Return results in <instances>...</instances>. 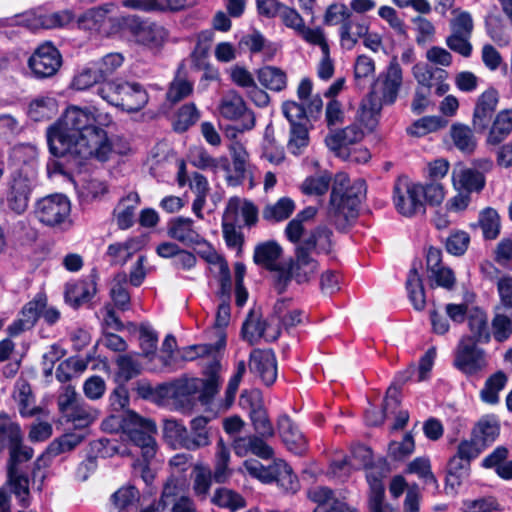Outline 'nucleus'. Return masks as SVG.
<instances>
[{
  "mask_svg": "<svg viewBox=\"0 0 512 512\" xmlns=\"http://www.w3.org/2000/svg\"><path fill=\"white\" fill-rule=\"evenodd\" d=\"M96 281L97 273L92 270L90 275L85 279L79 280L76 283L70 284L66 288V301L74 308L87 303L91 298L96 295Z\"/></svg>",
  "mask_w": 512,
  "mask_h": 512,
  "instance_id": "nucleus-25",
  "label": "nucleus"
},
{
  "mask_svg": "<svg viewBox=\"0 0 512 512\" xmlns=\"http://www.w3.org/2000/svg\"><path fill=\"white\" fill-rule=\"evenodd\" d=\"M273 482L286 492L295 493L299 490V481L297 476L292 473L291 467L283 461L277 462V469L274 473Z\"/></svg>",
  "mask_w": 512,
  "mask_h": 512,
  "instance_id": "nucleus-58",
  "label": "nucleus"
},
{
  "mask_svg": "<svg viewBox=\"0 0 512 512\" xmlns=\"http://www.w3.org/2000/svg\"><path fill=\"white\" fill-rule=\"evenodd\" d=\"M282 255V247L275 241H266L255 246L254 263L268 271H276L280 267L277 261Z\"/></svg>",
  "mask_w": 512,
  "mask_h": 512,
  "instance_id": "nucleus-34",
  "label": "nucleus"
},
{
  "mask_svg": "<svg viewBox=\"0 0 512 512\" xmlns=\"http://www.w3.org/2000/svg\"><path fill=\"white\" fill-rule=\"evenodd\" d=\"M208 423L209 418L203 416H198L191 420V430L188 431V451H196L210 445Z\"/></svg>",
  "mask_w": 512,
  "mask_h": 512,
  "instance_id": "nucleus-38",
  "label": "nucleus"
},
{
  "mask_svg": "<svg viewBox=\"0 0 512 512\" xmlns=\"http://www.w3.org/2000/svg\"><path fill=\"white\" fill-rule=\"evenodd\" d=\"M46 307V297L43 294H37L35 298L28 301L20 311L18 319L14 320L7 327L10 336H17L34 327L42 311Z\"/></svg>",
  "mask_w": 512,
  "mask_h": 512,
  "instance_id": "nucleus-18",
  "label": "nucleus"
},
{
  "mask_svg": "<svg viewBox=\"0 0 512 512\" xmlns=\"http://www.w3.org/2000/svg\"><path fill=\"white\" fill-rule=\"evenodd\" d=\"M14 398L18 404L20 415L30 418L37 415H45V410L35 405V397L27 380L16 381Z\"/></svg>",
  "mask_w": 512,
  "mask_h": 512,
  "instance_id": "nucleus-29",
  "label": "nucleus"
},
{
  "mask_svg": "<svg viewBox=\"0 0 512 512\" xmlns=\"http://www.w3.org/2000/svg\"><path fill=\"white\" fill-rule=\"evenodd\" d=\"M309 500L317 504L316 509H327L329 506H334V502H343L335 495V491L326 486L311 487L307 491Z\"/></svg>",
  "mask_w": 512,
  "mask_h": 512,
  "instance_id": "nucleus-62",
  "label": "nucleus"
},
{
  "mask_svg": "<svg viewBox=\"0 0 512 512\" xmlns=\"http://www.w3.org/2000/svg\"><path fill=\"white\" fill-rule=\"evenodd\" d=\"M9 449V459H32L34 450L23 443V435L17 423L11 420L7 414H0V454Z\"/></svg>",
  "mask_w": 512,
  "mask_h": 512,
  "instance_id": "nucleus-11",
  "label": "nucleus"
},
{
  "mask_svg": "<svg viewBox=\"0 0 512 512\" xmlns=\"http://www.w3.org/2000/svg\"><path fill=\"white\" fill-rule=\"evenodd\" d=\"M450 136L453 145L457 147L461 153L470 154L475 151L477 140L473 135V130L467 125L461 123L452 124Z\"/></svg>",
  "mask_w": 512,
  "mask_h": 512,
  "instance_id": "nucleus-43",
  "label": "nucleus"
},
{
  "mask_svg": "<svg viewBox=\"0 0 512 512\" xmlns=\"http://www.w3.org/2000/svg\"><path fill=\"white\" fill-rule=\"evenodd\" d=\"M413 75L418 87H425L432 90L436 79L446 78V73L441 69H433L423 64H416L413 67Z\"/></svg>",
  "mask_w": 512,
  "mask_h": 512,
  "instance_id": "nucleus-60",
  "label": "nucleus"
},
{
  "mask_svg": "<svg viewBox=\"0 0 512 512\" xmlns=\"http://www.w3.org/2000/svg\"><path fill=\"white\" fill-rule=\"evenodd\" d=\"M332 236L333 231L325 225H319L310 230L308 236L304 237L302 243L294 249L296 259L289 268L292 271L293 279L297 280L298 283H303L308 282L310 278L315 276L318 270V262L311 256V253L315 251L317 254H329L331 247H333Z\"/></svg>",
  "mask_w": 512,
  "mask_h": 512,
  "instance_id": "nucleus-5",
  "label": "nucleus"
},
{
  "mask_svg": "<svg viewBox=\"0 0 512 512\" xmlns=\"http://www.w3.org/2000/svg\"><path fill=\"white\" fill-rule=\"evenodd\" d=\"M309 143L307 122L293 123L290 125V138L288 148L293 154H300L301 148Z\"/></svg>",
  "mask_w": 512,
  "mask_h": 512,
  "instance_id": "nucleus-61",
  "label": "nucleus"
},
{
  "mask_svg": "<svg viewBox=\"0 0 512 512\" xmlns=\"http://www.w3.org/2000/svg\"><path fill=\"white\" fill-rule=\"evenodd\" d=\"M111 123L112 117L95 107L70 105L46 130L50 153L74 168L90 158L105 162L113 152L105 130Z\"/></svg>",
  "mask_w": 512,
  "mask_h": 512,
  "instance_id": "nucleus-1",
  "label": "nucleus"
},
{
  "mask_svg": "<svg viewBox=\"0 0 512 512\" xmlns=\"http://www.w3.org/2000/svg\"><path fill=\"white\" fill-rule=\"evenodd\" d=\"M363 136V130L354 123L330 132L326 136V145L330 150L337 152L338 155H344L346 146L361 141Z\"/></svg>",
  "mask_w": 512,
  "mask_h": 512,
  "instance_id": "nucleus-26",
  "label": "nucleus"
},
{
  "mask_svg": "<svg viewBox=\"0 0 512 512\" xmlns=\"http://www.w3.org/2000/svg\"><path fill=\"white\" fill-rule=\"evenodd\" d=\"M106 79L98 73L94 65L88 64L81 69L72 79V87L76 90H88L90 87L105 82Z\"/></svg>",
  "mask_w": 512,
  "mask_h": 512,
  "instance_id": "nucleus-54",
  "label": "nucleus"
},
{
  "mask_svg": "<svg viewBox=\"0 0 512 512\" xmlns=\"http://www.w3.org/2000/svg\"><path fill=\"white\" fill-rule=\"evenodd\" d=\"M350 467L353 469H366V474L372 472L374 476L381 479V475L372 470V450L363 444H355L351 449V456L347 458Z\"/></svg>",
  "mask_w": 512,
  "mask_h": 512,
  "instance_id": "nucleus-53",
  "label": "nucleus"
},
{
  "mask_svg": "<svg viewBox=\"0 0 512 512\" xmlns=\"http://www.w3.org/2000/svg\"><path fill=\"white\" fill-rule=\"evenodd\" d=\"M512 132V110L505 109L497 113L487 137L489 145H498Z\"/></svg>",
  "mask_w": 512,
  "mask_h": 512,
  "instance_id": "nucleus-41",
  "label": "nucleus"
},
{
  "mask_svg": "<svg viewBox=\"0 0 512 512\" xmlns=\"http://www.w3.org/2000/svg\"><path fill=\"white\" fill-rule=\"evenodd\" d=\"M140 499L139 490L134 486H125L113 493L111 500L120 511L134 506Z\"/></svg>",
  "mask_w": 512,
  "mask_h": 512,
  "instance_id": "nucleus-63",
  "label": "nucleus"
},
{
  "mask_svg": "<svg viewBox=\"0 0 512 512\" xmlns=\"http://www.w3.org/2000/svg\"><path fill=\"white\" fill-rule=\"evenodd\" d=\"M54 110L55 101L52 97H40L30 102L28 115L33 121H44L51 118Z\"/></svg>",
  "mask_w": 512,
  "mask_h": 512,
  "instance_id": "nucleus-56",
  "label": "nucleus"
},
{
  "mask_svg": "<svg viewBox=\"0 0 512 512\" xmlns=\"http://www.w3.org/2000/svg\"><path fill=\"white\" fill-rule=\"evenodd\" d=\"M402 84V71L396 60H392L387 71L372 82L371 91L362 99L358 112L359 121L366 129H374L383 105L395 103Z\"/></svg>",
  "mask_w": 512,
  "mask_h": 512,
  "instance_id": "nucleus-2",
  "label": "nucleus"
},
{
  "mask_svg": "<svg viewBox=\"0 0 512 512\" xmlns=\"http://www.w3.org/2000/svg\"><path fill=\"white\" fill-rule=\"evenodd\" d=\"M249 371L266 386H271L277 377L276 357L272 349L255 348L249 355Z\"/></svg>",
  "mask_w": 512,
  "mask_h": 512,
  "instance_id": "nucleus-15",
  "label": "nucleus"
},
{
  "mask_svg": "<svg viewBox=\"0 0 512 512\" xmlns=\"http://www.w3.org/2000/svg\"><path fill=\"white\" fill-rule=\"evenodd\" d=\"M67 422L71 423L77 429H85L91 425L97 418V412L86 404L82 403L61 413Z\"/></svg>",
  "mask_w": 512,
  "mask_h": 512,
  "instance_id": "nucleus-44",
  "label": "nucleus"
},
{
  "mask_svg": "<svg viewBox=\"0 0 512 512\" xmlns=\"http://www.w3.org/2000/svg\"><path fill=\"white\" fill-rule=\"evenodd\" d=\"M123 30L136 43L150 48L159 47L167 37L164 27L136 16L124 18Z\"/></svg>",
  "mask_w": 512,
  "mask_h": 512,
  "instance_id": "nucleus-8",
  "label": "nucleus"
},
{
  "mask_svg": "<svg viewBox=\"0 0 512 512\" xmlns=\"http://www.w3.org/2000/svg\"><path fill=\"white\" fill-rule=\"evenodd\" d=\"M257 79L267 90L282 91L286 87V74L276 66H264L257 72Z\"/></svg>",
  "mask_w": 512,
  "mask_h": 512,
  "instance_id": "nucleus-46",
  "label": "nucleus"
},
{
  "mask_svg": "<svg viewBox=\"0 0 512 512\" xmlns=\"http://www.w3.org/2000/svg\"><path fill=\"white\" fill-rule=\"evenodd\" d=\"M477 344L469 338H461L454 352V367L468 376L483 371L487 365L485 351Z\"/></svg>",
  "mask_w": 512,
  "mask_h": 512,
  "instance_id": "nucleus-10",
  "label": "nucleus"
},
{
  "mask_svg": "<svg viewBox=\"0 0 512 512\" xmlns=\"http://www.w3.org/2000/svg\"><path fill=\"white\" fill-rule=\"evenodd\" d=\"M498 92L489 88L478 96L474 113H472V128L478 133H483L489 127L498 104Z\"/></svg>",
  "mask_w": 512,
  "mask_h": 512,
  "instance_id": "nucleus-17",
  "label": "nucleus"
},
{
  "mask_svg": "<svg viewBox=\"0 0 512 512\" xmlns=\"http://www.w3.org/2000/svg\"><path fill=\"white\" fill-rule=\"evenodd\" d=\"M90 450L95 455L89 456L85 462H82L78 467V474L83 472L84 470H94L96 467V459L102 458H112L115 455H129V450L120 443L116 439H107L102 438L95 442H91Z\"/></svg>",
  "mask_w": 512,
  "mask_h": 512,
  "instance_id": "nucleus-19",
  "label": "nucleus"
},
{
  "mask_svg": "<svg viewBox=\"0 0 512 512\" xmlns=\"http://www.w3.org/2000/svg\"><path fill=\"white\" fill-rule=\"evenodd\" d=\"M230 450L225 446L222 438L216 442V451L214 458L213 481L215 483H225L231 476L229 468Z\"/></svg>",
  "mask_w": 512,
  "mask_h": 512,
  "instance_id": "nucleus-42",
  "label": "nucleus"
},
{
  "mask_svg": "<svg viewBox=\"0 0 512 512\" xmlns=\"http://www.w3.org/2000/svg\"><path fill=\"white\" fill-rule=\"evenodd\" d=\"M194 83L188 79L185 61L179 63L174 80L170 82L167 99L172 104L187 98L193 93Z\"/></svg>",
  "mask_w": 512,
  "mask_h": 512,
  "instance_id": "nucleus-32",
  "label": "nucleus"
},
{
  "mask_svg": "<svg viewBox=\"0 0 512 512\" xmlns=\"http://www.w3.org/2000/svg\"><path fill=\"white\" fill-rule=\"evenodd\" d=\"M212 41L213 32L210 30L202 31L197 35V41L194 50L191 53L193 68H201L209 64L206 59L209 56Z\"/></svg>",
  "mask_w": 512,
  "mask_h": 512,
  "instance_id": "nucleus-51",
  "label": "nucleus"
},
{
  "mask_svg": "<svg viewBox=\"0 0 512 512\" xmlns=\"http://www.w3.org/2000/svg\"><path fill=\"white\" fill-rule=\"evenodd\" d=\"M271 324L260 319L255 310L249 312L246 321L242 324L241 332L250 345L256 344L260 338L266 341H274L280 336V329H275L274 333H268Z\"/></svg>",
  "mask_w": 512,
  "mask_h": 512,
  "instance_id": "nucleus-23",
  "label": "nucleus"
},
{
  "mask_svg": "<svg viewBox=\"0 0 512 512\" xmlns=\"http://www.w3.org/2000/svg\"><path fill=\"white\" fill-rule=\"evenodd\" d=\"M168 235L186 246L199 245L204 241L195 229L193 220L183 216H178L168 222Z\"/></svg>",
  "mask_w": 512,
  "mask_h": 512,
  "instance_id": "nucleus-24",
  "label": "nucleus"
},
{
  "mask_svg": "<svg viewBox=\"0 0 512 512\" xmlns=\"http://www.w3.org/2000/svg\"><path fill=\"white\" fill-rule=\"evenodd\" d=\"M70 199L62 193L38 198L34 204V216L42 225L66 230L71 226Z\"/></svg>",
  "mask_w": 512,
  "mask_h": 512,
  "instance_id": "nucleus-6",
  "label": "nucleus"
},
{
  "mask_svg": "<svg viewBox=\"0 0 512 512\" xmlns=\"http://www.w3.org/2000/svg\"><path fill=\"white\" fill-rule=\"evenodd\" d=\"M139 249V242L130 238L123 243H114L107 247L106 255L111 258L114 265H124Z\"/></svg>",
  "mask_w": 512,
  "mask_h": 512,
  "instance_id": "nucleus-49",
  "label": "nucleus"
},
{
  "mask_svg": "<svg viewBox=\"0 0 512 512\" xmlns=\"http://www.w3.org/2000/svg\"><path fill=\"white\" fill-rule=\"evenodd\" d=\"M452 183L458 191L478 193L485 186V176L476 169L459 166L452 170Z\"/></svg>",
  "mask_w": 512,
  "mask_h": 512,
  "instance_id": "nucleus-27",
  "label": "nucleus"
},
{
  "mask_svg": "<svg viewBox=\"0 0 512 512\" xmlns=\"http://www.w3.org/2000/svg\"><path fill=\"white\" fill-rule=\"evenodd\" d=\"M295 209L292 198L283 197L273 204H267L262 211L263 219L270 223H279L288 219Z\"/></svg>",
  "mask_w": 512,
  "mask_h": 512,
  "instance_id": "nucleus-45",
  "label": "nucleus"
},
{
  "mask_svg": "<svg viewBox=\"0 0 512 512\" xmlns=\"http://www.w3.org/2000/svg\"><path fill=\"white\" fill-rule=\"evenodd\" d=\"M500 430L501 426L497 419L493 416H486L479 419L472 428L471 439L487 448L496 441Z\"/></svg>",
  "mask_w": 512,
  "mask_h": 512,
  "instance_id": "nucleus-35",
  "label": "nucleus"
},
{
  "mask_svg": "<svg viewBox=\"0 0 512 512\" xmlns=\"http://www.w3.org/2000/svg\"><path fill=\"white\" fill-rule=\"evenodd\" d=\"M28 460L29 459L24 457L16 458L14 455L12 459H8L7 463L8 483L11 487V491L19 498L22 506H28L29 480L27 475L21 471L19 465Z\"/></svg>",
  "mask_w": 512,
  "mask_h": 512,
  "instance_id": "nucleus-22",
  "label": "nucleus"
},
{
  "mask_svg": "<svg viewBox=\"0 0 512 512\" xmlns=\"http://www.w3.org/2000/svg\"><path fill=\"white\" fill-rule=\"evenodd\" d=\"M127 276L124 272L117 273L113 279L111 297L116 307L127 310L130 307L131 296L126 290Z\"/></svg>",
  "mask_w": 512,
  "mask_h": 512,
  "instance_id": "nucleus-57",
  "label": "nucleus"
},
{
  "mask_svg": "<svg viewBox=\"0 0 512 512\" xmlns=\"http://www.w3.org/2000/svg\"><path fill=\"white\" fill-rule=\"evenodd\" d=\"M149 101L147 90L138 82H121L120 98L116 106L129 113L139 112Z\"/></svg>",
  "mask_w": 512,
  "mask_h": 512,
  "instance_id": "nucleus-21",
  "label": "nucleus"
},
{
  "mask_svg": "<svg viewBox=\"0 0 512 512\" xmlns=\"http://www.w3.org/2000/svg\"><path fill=\"white\" fill-rule=\"evenodd\" d=\"M219 112L221 116L230 121H245V129L255 127V114L250 111L245 100L234 90L222 96Z\"/></svg>",
  "mask_w": 512,
  "mask_h": 512,
  "instance_id": "nucleus-14",
  "label": "nucleus"
},
{
  "mask_svg": "<svg viewBox=\"0 0 512 512\" xmlns=\"http://www.w3.org/2000/svg\"><path fill=\"white\" fill-rule=\"evenodd\" d=\"M408 473L415 474L418 478L422 479L427 490L436 492L439 490V483L431 470V463L428 458H416L409 463L407 468Z\"/></svg>",
  "mask_w": 512,
  "mask_h": 512,
  "instance_id": "nucleus-48",
  "label": "nucleus"
},
{
  "mask_svg": "<svg viewBox=\"0 0 512 512\" xmlns=\"http://www.w3.org/2000/svg\"><path fill=\"white\" fill-rule=\"evenodd\" d=\"M139 202V195L135 192L129 193L118 202L113 211L118 228L127 230L133 226L134 212Z\"/></svg>",
  "mask_w": 512,
  "mask_h": 512,
  "instance_id": "nucleus-33",
  "label": "nucleus"
},
{
  "mask_svg": "<svg viewBox=\"0 0 512 512\" xmlns=\"http://www.w3.org/2000/svg\"><path fill=\"white\" fill-rule=\"evenodd\" d=\"M276 431L291 453L301 456L307 451V440L289 415L283 413L277 418Z\"/></svg>",
  "mask_w": 512,
  "mask_h": 512,
  "instance_id": "nucleus-16",
  "label": "nucleus"
},
{
  "mask_svg": "<svg viewBox=\"0 0 512 512\" xmlns=\"http://www.w3.org/2000/svg\"><path fill=\"white\" fill-rule=\"evenodd\" d=\"M211 501L215 506L227 508L231 512H236L246 505L245 499L239 493L227 488L215 490Z\"/></svg>",
  "mask_w": 512,
  "mask_h": 512,
  "instance_id": "nucleus-52",
  "label": "nucleus"
},
{
  "mask_svg": "<svg viewBox=\"0 0 512 512\" xmlns=\"http://www.w3.org/2000/svg\"><path fill=\"white\" fill-rule=\"evenodd\" d=\"M35 187L34 179L16 170L10 176L7 192V205L16 215H23L27 208L31 193Z\"/></svg>",
  "mask_w": 512,
  "mask_h": 512,
  "instance_id": "nucleus-12",
  "label": "nucleus"
},
{
  "mask_svg": "<svg viewBox=\"0 0 512 512\" xmlns=\"http://www.w3.org/2000/svg\"><path fill=\"white\" fill-rule=\"evenodd\" d=\"M27 65L35 78H50L62 66V55L53 43L43 42L30 55Z\"/></svg>",
  "mask_w": 512,
  "mask_h": 512,
  "instance_id": "nucleus-9",
  "label": "nucleus"
},
{
  "mask_svg": "<svg viewBox=\"0 0 512 512\" xmlns=\"http://www.w3.org/2000/svg\"><path fill=\"white\" fill-rule=\"evenodd\" d=\"M162 435L166 443L174 449L188 450V430L182 421L173 418L164 419Z\"/></svg>",
  "mask_w": 512,
  "mask_h": 512,
  "instance_id": "nucleus-36",
  "label": "nucleus"
},
{
  "mask_svg": "<svg viewBox=\"0 0 512 512\" xmlns=\"http://www.w3.org/2000/svg\"><path fill=\"white\" fill-rule=\"evenodd\" d=\"M199 112L194 103L184 104L177 112L174 129L184 132L198 121Z\"/></svg>",
  "mask_w": 512,
  "mask_h": 512,
  "instance_id": "nucleus-64",
  "label": "nucleus"
},
{
  "mask_svg": "<svg viewBox=\"0 0 512 512\" xmlns=\"http://www.w3.org/2000/svg\"><path fill=\"white\" fill-rule=\"evenodd\" d=\"M406 289L410 302L417 310H423L425 307V292L421 276L415 267L411 268L406 280Z\"/></svg>",
  "mask_w": 512,
  "mask_h": 512,
  "instance_id": "nucleus-47",
  "label": "nucleus"
},
{
  "mask_svg": "<svg viewBox=\"0 0 512 512\" xmlns=\"http://www.w3.org/2000/svg\"><path fill=\"white\" fill-rule=\"evenodd\" d=\"M84 439L85 434L80 432L62 434L60 437L54 439L52 443H50L49 447H47L45 453L36 459L33 476H36V470L40 469L42 466H46V459L49 460L62 453L73 450L81 444Z\"/></svg>",
  "mask_w": 512,
  "mask_h": 512,
  "instance_id": "nucleus-20",
  "label": "nucleus"
},
{
  "mask_svg": "<svg viewBox=\"0 0 512 512\" xmlns=\"http://www.w3.org/2000/svg\"><path fill=\"white\" fill-rule=\"evenodd\" d=\"M467 320L470 335H465L461 338H469L471 341L480 344L488 343L490 341L491 334L486 312L481 308H474L469 311Z\"/></svg>",
  "mask_w": 512,
  "mask_h": 512,
  "instance_id": "nucleus-30",
  "label": "nucleus"
},
{
  "mask_svg": "<svg viewBox=\"0 0 512 512\" xmlns=\"http://www.w3.org/2000/svg\"><path fill=\"white\" fill-rule=\"evenodd\" d=\"M365 195L366 184L363 179H356L351 184L345 173H337L332 184V192H330L328 208L330 222L337 229L344 228L346 223L356 217Z\"/></svg>",
  "mask_w": 512,
  "mask_h": 512,
  "instance_id": "nucleus-3",
  "label": "nucleus"
},
{
  "mask_svg": "<svg viewBox=\"0 0 512 512\" xmlns=\"http://www.w3.org/2000/svg\"><path fill=\"white\" fill-rule=\"evenodd\" d=\"M375 65L372 58L361 55L354 63V80L356 86L364 88L374 78Z\"/></svg>",
  "mask_w": 512,
  "mask_h": 512,
  "instance_id": "nucleus-55",
  "label": "nucleus"
},
{
  "mask_svg": "<svg viewBox=\"0 0 512 512\" xmlns=\"http://www.w3.org/2000/svg\"><path fill=\"white\" fill-rule=\"evenodd\" d=\"M423 185L410 182L407 177H399L394 185L395 207L400 215L414 216L425 213Z\"/></svg>",
  "mask_w": 512,
  "mask_h": 512,
  "instance_id": "nucleus-7",
  "label": "nucleus"
},
{
  "mask_svg": "<svg viewBox=\"0 0 512 512\" xmlns=\"http://www.w3.org/2000/svg\"><path fill=\"white\" fill-rule=\"evenodd\" d=\"M478 225L483 231L484 238L488 240L497 238L501 232V219L492 207H486L480 211Z\"/></svg>",
  "mask_w": 512,
  "mask_h": 512,
  "instance_id": "nucleus-50",
  "label": "nucleus"
},
{
  "mask_svg": "<svg viewBox=\"0 0 512 512\" xmlns=\"http://www.w3.org/2000/svg\"><path fill=\"white\" fill-rule=\"evenodd\" d=\"M219 364L213 362L209 371L206 372L205 379L193 378L184 381L179 385V391L182 394L194 395L198 394V399L204 404L210 402L220 388V377L219 374L214 370L215 366Z\"/></svg>",
  "mask_w": 512,
  "mask_h": 512,
  "instance_id": "nucleus-13",
  "label": "nucleus"
},
{
  "mask_svg": "<svg viewBox=\"0 0 512 512\" xmlns=\"http://www.w3.org/2000/svg\"><path fill=\"white\" fill-rule=\"evenodd\" d=\"M369 32V24L366 19L360 15H353L339 28V39L341 45L346 50H352L359 38H362Z\"/></svg>",
  "mask_w": 512,
  "mask_h": 512,
  "instance_id": "nucleus-28",
  "label": "nucleus"
},
{
  "mask_svg": "<svg viewBox=\"0 0 512 512\" xmlns=\"http://www.w3.org/2000/svg\"><path fill=\"white\" fill-rule=\"evenodd\" d=\"M366 481L369 483V512H395L390 504L384 502V487L379 477L372 472L366 474Z\"/></svg>",
  "mask_w": 512,
  "mask_h": 512,
  "instance_id": "nucleus-39",
  "label": "nucleus"
},
{
  "mask_svg": "<svg viewBox=\"0 0 512 512\" xmlns=\"http://www.w3.org/2000/svg\"><path fill=\"white\" fill-rule=\"evenodd\" d=\"M469 461L452 456L446 465L445 491L454 493L470 475Z\"/></svg>",
  "mask_w": 512,
  "mask_h": 512,
  "instance_id": "nucleus-31",
  "label": "nucleus"
},
{
  "mask_svg": "<svg viewBox=\"0 0 512 512\" xmlns=\"http://www.w3.org/2000/svg\"><path fill=\"white\" fill-rule=\"evenodd\" d=\"M102 428L108 433L122 431L134 446L140 448L141 456L146 460L154 458L157 453L158 446L154 439L157 426L149 418H142L133 411L125 415L112 414L103 420Z\"/></svg>",
  "mask_w": 512,
  "mask_h": 512,
  "instance_id": "nucleus-4",
  "label": "nucleus"
},
{
  "mask_svg": "<svg viewBox=\"0 0 512 512\" xmlns=\"http://www.w3.org/2000/svg\"><path fill=\"white\" fill-rule=\"evenodd\" d=\"M507 376L502 371H497L487 378L484 387L479 392L480 401L485 404L495 405L499 403V392L505 389Z\"/></svg>",
  "mask_w": 512,
  "mask_h": 512,
  "instance_id": "nucleus-40",
  "label": "nucleus"
},
{
  "mask_svg": "<svg viewBox=\"0 0 512 512\" xmlns=\"http://www.w3.org/2000/svg\"><path fill=\"white\" fill-rule=\"evenodd\" d=\"M228 149L232 159V166H234L236 174L235 181L232 176H229L228 180L230 184L238 185L247 177L249 169V154L246 151L245 146L239 141L230 143Z\"/></svg>",
  "mask_w": 512,
  "mask_h": 512,
  "instance_id": "nucleus-37",
  "label": "nucleus"
},
{
  "mask_svg": "<svg viewBox=\"0 0 512 512\" xmlns=\"http://www.w3.org/2000/svg\"><path fill=\"white\" fill-rule=\"evenodd\" d=\"M331 176L325 172L317 176H309L301 184V192L306 195L321 196L328 192Z\"/></svg>",
  "mask_w": 512,
  "mask_h": 512,
  "instance_id": "nucleus-59",
  "label": "nucleus"
}]
</instances>
